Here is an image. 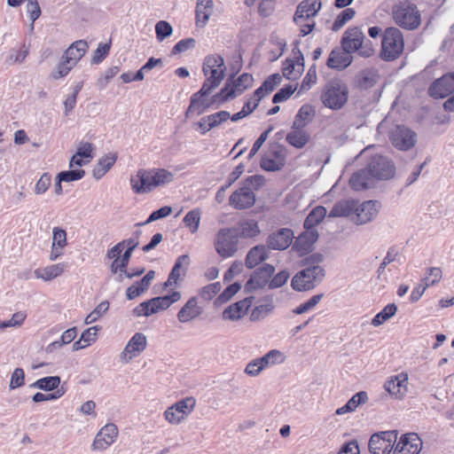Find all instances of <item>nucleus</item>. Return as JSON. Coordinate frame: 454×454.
Segmentation results:
<instances>
[{
    "instance_id": "f704fd0d",
    "label": "nucleus",
    "mask_w": 454,
    "mask_h": 454,
    "mask_svg": "<svg viewBox=\"0 0 454 454\" xmlns=\"http://www.w3.org/2000/svg\"><path fill=\"white\" fill-rule=\"evenodd\" d=\"M214 3L212 0H198L196 5V25L204 27L213 14Z\"/></svg>"
},
{
    "instance_id": "aec40b11",
    "label": "nucleus",
    "mask_w": 454,
    "mask_h": 454,
    "mask_svg": "<svg viewBox=\"0 0 454 454\" xmlns=\"http://www.w3.org/2000/svg\"><path fill=\"white\" fill-rule=\"evenodd\" d=\"M422 442L415 433L403 434L394 449V454H419Z\"/></svg>"
},
{
    "instance_id": "72a5a7b5",
    "label": "nucleus",
    "mask_w": 454,
    "mask_h": 454,
    "mask_svg": "<svg viewBox=\"0 0 454 454\" xmlns=\"http://www.w3.org/2000/svg\"><path fill=\"white\" fill-rule=\"evenodd\" d=\"M66 267V263L60 262L48 265L43 268H37L34 270V276L36 278L42 279L45 282L51 281L61 276L64 273Z\"/></svg>"
},
{
    "instance_id": "4d7b16f0",
    "label": "nucleus",
    "mask_w": 454,
    "mask_h": 454,
    "mask_svg": "<svg viewBox=\"0 0 454 454\" xmlns=\"http://www.w3.org/2000/svg\"><path fill=\"white\" fill-rule=\"evenodd\" d=\"M356 12L353 8H347L343 10L336 18L333 24L332 29L333 31L340 30L348 21L355 17Z\"/></svg>"
},
{
    "instance_id": "338daca9",
    "label": "nucleus",
    "mask_w": 454,
    "mask_h": 454,
    "mask_svg": "<svg viewBox=\"0 0 454 454\" xmlns=\"http://www.w3.org/2000/svg\"><path fill=\"white\" fill-rule=\"evenodd\" d=\"M25 384V372L21 368H16L11 376L9 384L10 389L13 390L22 387Z\"/></svg>"
},
{
    "instance_id": "58836bf2",
    "label": "nucleus",
    "mask_w": 454,
    "mask_h": 454,
    "mask_svg": "<svg viewBox=\"0 0 454 454\" xmlns=\"http://www.w3.org/2000/svg\"><path fill=\"white\" fill-rule=\"evenodd\" d=\"M355 206V200H341L333 205V208L328 214V217H348L351 214H354Z\"/></svg>"
},
{
    "instance_id": "8fccbe9b",
    "label": "nucleus",
    "mask_w": 454,
    "mask_h": 454,
    "mask_svg": "<svg viewBox=\"0 0 454 454\" xmlns=\"http://www.w3.org/2000/svg\"><path fill=\"white\" fill-rule=\"evenodd\" d=\"M274 309L272 301H267L263 304L255 306L250 314L251 321H261L267 317Z\"/></svg>"
},
{
    "instance_id": "e2e57ef3",
    "label": "nucleus",
    "mask_w": 454,
    "mask_h": 454,
    "mask_svg": "<svg viewBox=\"0 0 454 454\" xmlns=\"http://www.w3.org/2000/svg\"><path fill=\"white\" fill-rule=\"evenodd\" d=\"M85 176L83 169H72L68 171H62L58 174L59 182H74L82 179Z\"/></svg>"
},
{
    "instance_id": "c9c22d12",
    "label": "nucleus",
    "mask_w": 454,
    "mask_h": 454,
    "mask_svg": "<svg viewBox=\"0 0 454 454\" xmlns=\"http://www.w3.org/2000/svg\"><path fill=\"white\" fill-rule=\"evenodd\" d=\"M234 229L236 230L239 239H254L261 232L258 223L253 219L240 221L237 228Z\"/></svg>"
},
{
    "instance_id": "69168bd1",
    "label": "nucleus",
    "mask_w": 454,
    "mask_h": 454,
    "mask_svg": "<svg viewBox=\"0 0 454 454\" xmlns=\"http://www.w3.org/2000/svg\"><path fill=\"white\" fill-rule=\"evenodd\" d=\"M100 329V326L95 325L83 331L81 335L82 341H83V346H90L94 343L98 339V332Z\"/></svg>"
},
{
    "instance_id": "09e8293b",
    "label": "nucleus",
    "mask_w": 454,
    "mask_h": 454,
    "mask_svg": "<svg viewBox=\"0 0 454 454\" xmlns=\"http://www.w3.org/2000/svg\"><path fill=\"white\" fill-rule=\"evenodd\" d=\"M397 311V306L395 303L387 304L380 312H379L372 319V325L378 327L386 321L393 317Z\"/></svg>"
},
{
    "instance_id": "a18cd8bd",
    "label": "nucleus",
    "mask_w": 454,
    "mask_h": 454,
    "mask_svg": "<svg viewBox=\"0 0 454 454\" xmlns=\"http://www.w3.org/2000/svg\"><path fill=\"white\" fill-rule=\"evenodd\" d=\"M286 357L284 353L278 349H272L263 356L258 358V360L264 368H267L271 365L283 364L286 361Z\"/></svg>"
},
{
    "instance_id": "6ab92c4d",
    "label": "nucleus",
    "mask_w": 454,
    "mask_h": 454,
    "mask_svg": "<svg viewBox=\"0 0 454 454\" xmlns=\"http://www.w3.org/2000/svg\"><path fill=\"white\" fill-rule=\"evenodd\" d=\"M286 162V153L280 145L272 146L262 157L261 167L267 171L279 170Z\"/></svg>"
},
{
    "instance_id": "20e7f679",
    "label": "nucleus",
    "mask_w": 454,
    "mask_h": 454,
    "mask_svg": "<svg viewBox=\"0 0 454 454\" xmlns=\"http://www.w3.org/2000/svg\"><path fill=\"white\" fill-rule=\"evenodd\" d=\"M392 18L396 25L407 29H416L421 22L417 7L409 2H400L392 8Z\"/></svg>"
},
{
    "instance_id": "423d86ee",
    "label": "nucleus",
    "mask_w": 454,
    "mask_h": 454,
    "mask_svg": "<svg viewBox=\"0 0 454 454\" xmlns=\"http://www.w3.org/2000/svg\"><path fill=\"white\" fill-rule=\"evenodd\" d=\"M181 299V293L173 292L169 295L158 296L144 302H141L134 309V314L137 317H150L160 311L168 309L173 303Z\"/></svg>"
},
{
    "instance_id": "bf43d9fd",
    "label": "nucleus",
    "mask_w": 454,
    "mask_h": 454,
    "mask_svg": "<svg viewBox=\"0 0 454 454\" xmlns=\"http://www.w3.org/2000/svg\"><path fill=\"white\" fill-rule=\"evenodd\" d=\"M74 67V65H70L69 63L66 62V59L63 57H61L59 63L51 72V76L54 80L64 78Z\"/></svg>"
},
{
    "instance_id": "ea45409f",
    "label": "nucleus",
    "mask_w": 454,
    "mask_h": 454,
    "mask_svg": "<svg viewBox=\"0 0 454 454\" xmlns=\"http://www.w3.org/2000/svg\"><path fill=\"white\" fill-rule=\"evenodd\" d=\"M350 52L333 50L327 59V66L330 68L343 69L350 65L352 58L348 55Z\"/></svg>"
},
{
    "instance_id": "39448f33",
    "label": "nucleus",
    "mask_w": 454,
    "mask_h": 454,
    "mask_svg": "<svg viewBox=\"0 0 454 454\" xmlns=\"http://www.w3.org/2000/svg\"><path fill=\"white\" fill-rule=\"evenodd\" d=\"M325 278V270L319 265H311L298 271L292 278L291 286L298 292L315 288Z\"/></svg>"
},
{
    "instance_id": "5fc2aeb1",
    "label": "nucleus",
    "mask_w": 454,
    "mask_h": 454,
    "mask_svg": "<svg viewBox=\"0 0 454 454\" xmlns=\"http://www.w3.org/2000/svg\"><path fill=\"white\" fill-rule=\"evenodd\" d=\"M156 188L170 184L174 180V174L165 168H153Z\"/></svg>"
},
{
    "instance_id": "c85d7f7f",
    "label": "nucleus",
    "mask_w": 454,
    "mask_h": 454,
    "mask_svg": "<svg viewBox=\"0 0 454 454\" xmlns=\"http://www.w3.org/2000/svg\"><path fill=\"white\" fill-rule=\"evenodd\" d=\"M202 313V308L199 306L197 297H191L177 313V319L180 323L192 322Z\"/></svg>"
},
{
    "instance_id": "a211bd4d",
    "label": "nucleus",
    "mask_w": 454,
    "mask_h": 454,
    "mask_svg": "<svg viewBox=\"0 0 454 454\" xmlns=\"http://www.w3.org/2000/svg\"><path fill=\"white\" fill-rule=\"evenodd\" d=\"M274 272L275 268L272 265H263L252 274L245 286V290L247 292H253L264 287L269 283Z\"/></svg>"
},
{
    "instance_id": "0eeeda50",
    "label": "nucleus",
    "mask_w": 454,
    "mask_h": 454,
    "mask_svg": "<svg viewBox=\"0 0 454 454\" xmlns=\"http://www.w3.org/2000/svg\"><path fill=\"white\" fill-rule=\"evenodd\" d=\"M196 404L193 396L183 398L168 407L163 412V418L171 426L180 425L192 413Z\"/></svg>"
},
{
    "instance_id": "9d476101",
    "label": "nucleus",
    "mask_w": 454,
    "mask_h": 454,
    "mask_svg": "<svg viewBox=\"0 0 454 454\" xmlns=\"http://www.w3.org/2000/svg\"><path fill=\"white\" fill-rule=\"evenodd\" d=\"M397 441V431H384L374 434L369 441L372 454H389Z\"/></svg>"
},
{
    "instance_id": "f257e3e1",
    "label": "nucleus",
    "mask_w": 454,
    "mask_h": 454,
    "mask_svg": "<svg viewBox=\"0 0 454 454\" xmlns=\"http://www.w3.org/2000/svg\"><path fill=\"white\" fill-rule=\"evenodd\" d=\"M226 67L223 58L218 54L208 55L205 58L202 67L203 74L206 77L202 86L204 91L213 90L217 88L225 75Z\"/></svg>"
},
{
    "instance_id": "7c9ffc66",
    "label": "nucleus",
    "mask_w": 454,
    "mask_h": 454,
    "mask_svg": "<svg viewBox=\"0 0 454 454\" xmlns=\"http://www.w3.org/2000/svg\"><path fill=\"white\" fill-rule=\"evenodd\" d=\"M375 181L367 168L355 172L350 179V187L355 191H363L373 187Z\"/></svg>"
},
{
    "instance_id": "4be33fe9",
    "label": "nucleus",
    "mask_w": 454,
    "mask_h": 454,
    "mask_svg": "<svg viewBox=\"0 0 454 454\" xmlns=\"http://www.w3.org/2000/svg\"><path fill=\"white\" fill-rule=\"evenodd\" d=\"M293 239L294 232L291 229L278 230L267 238V247L273 250H285L292 244Z\"/></svg>"
},
{
    "instance_id": "e433bc0d",
    "label": "nucleus",
    "mask_w": 454,
    "mask_h": 454,
    "mask_svg": "<svg viewBox=\"0 0 454 454\" xmlns=\"http://www.w3.org/2000/svg\"><path fill=\"white\" fill-rule=\"evenodd\" d=\"M189 262L190 258L187 254L178 256L168 276V278L165 283V286H170L174 284H176L178 278L185 274Z\"/></svg>"
},
{
    "instance_id": "680f3d73",
    "label": "nucleus",
    "mask_w": 454,
    "mask_h": 454,
    "mask_svg": "<svg viewBox=\"0 0 454 454\" xmlns=\"http://www.w3.org/2000/svg\"><path fill=\"white\" fill-rule=\"evenodd\" d=\"M156 38L159 42H162L173 33L172 26L165 21L160 20L155 25Z\"/></svg>"
},
{
    "instance_id": "4c0bfd02",
    "label": "nucleus",
    "mask_w": 454,
    "mask_h": 454,
    "mask_svg": "<svg viewBox=\"0 0 454 454\" xmlns=\"http://www.w3.org/2000/svg\"><path fill=\"white\" fill-rule=\"evenodd\" d=\"M117 160V153H109L106 154L105 156L101 157L98 164L95 166V168L92 170V175L96 179H100L103 177L109 170L110 168L114 165L115 161Z\"/></svg>"
},
{
    "instance_id": "6e6552de",
    "label": "nucleus",
    "mask_w": 454,
    "mask_h": 454,
    "mask_svg": "<svg viewBox=\"0 0 454 454\" xmlns=\"http://www.w3.org/2000/svg\"><path fill=\"white\" fill-rule=\"evenodd\" d=\"M216 253L223 258L233 256L239 249V238L234 228H222L215 237Z\"/></svg>"
},
{
    "instance_id": "473e14b6",
    "label": "nucleus",
    "mask_w": 454,
    "mask_h": 454,
    "mask_svg": "<svg viewBox=\"0 0 454 454\" xmlns=\"http://www.w3.org/2000/svg\"><path fill=\"white\" fill-rule=\"evenodd\" d=\"M88 50V43L84 40H79L73 43L64 52L62 57L66 62L70 65H75L83 57Z\"/></svg>"
},
{
    "instance_id": "13d9d810",
    "label": "nucleus",
    "mask_w": 454,
    "mask_h": 454,
    "mask_svg": "<svg viewBox=\"0 0 454 454\" xmlns=\"http://www.w3.org/2000/svg\"><path fill=\"white\" fill-rule=\"evenodd\" d=\"M109 309L108 301L100 302L86 317L84 323L90 325L98 321L104 314L107 312Z\"/></svg>"
},
{
    "instance_id": "0e129e2a",
    "label": "nucleus",
    "mask_w": 454,
    "mask_h": 454,
    "mask_svg": "<svg viewBox=\"0 0 454 454\" xmlns=\"http://www.w3.org/2000/svg\"><path fill=\"white\" fill-rule=\"evenodd\" d=\"M209 125L215 129L231 118V114L227 111H220L209 115H207Z\"/></svg>"
},
{
    "instance_id": "2f4dec72",
    "label": "nucleus",
    "mask_w": 454,
    "mask_h": 454,
    "mask_svg": "<svg viewBox=\"0 0 454 454\" xmlns=\"http://www.w3.org/2000/svg\"><path fill=\"white\" fill-rule=\"evenodd\" d=\"M270 256V251L267 246L257 245L252 247L245 259V264L248 269H254L261 262L266 261Z\"/></svg>"
},
{
    "instance_id": "c03bdc74",
    "label": "nucleus",
    "mask_w": 454,
    "mask_h": 454,
    "mask_svg": "<svg viewBox=\"0 0 454 454\" xmlns=\"http://www.w3.org/2000/svg\"><path fill=\"white\" fill-rule=\"evenodd\" d=\"M327 210L323 206L316 207L304 221V228L316 229V226L325 217Z\"/></svg>"
},
{
    "instance_id": "3c124183",
    "label": "nucleus",
    "mask_w": 454,
    "mask_h": 454,
    "mask_svg": "<svg viewBox=\"0 0 454 454\" xmlns=\"http://www.w3.org/2000/svg\"><path fill=\"white\" fill-rule=\"evenodd\" d=\"M139 234H140V231H136L134 233V235L136 236L135 238L133 237V238L122 240V243H124V248L127 247L126 251L123 253V254L121 255V260L122 261V265L126 264L128 266L130 257L132 255V252L139 244V242H138Z\"/></svg>"
},
{
    "instance_id": "f8f14e48",
    "label": "nucleus",
    "mask_w": 454,
    "mask_h": 454,
    "mask_svg": "<svg viewBox=\"0 0 454 454\" xmlns=\"http://www.w3.org/2000/svg\"><path fill=\"white\" fill-rule=\"evenodd\" d=\"M253 76L249 74H242L231 84L227 83L221 91L215 96V100L225 102L242 94L247 89L252 86Z\"/></svg>"
},
{
    "instance_id": "052dcab7",
    "label": "nucleus",
    "mask_w": 454,
    "mask_h": 454,
    "mask_svg": "<svg viewBox=\"0 0 454 454\" xmlns=\"http://www.w3.org/2000/svg\"><path fill=\"white\" fill-rule=\"evenodd\" d=\"M222 289L220 282H215L202 287L199 294L200 297L205 301L212 300Z\"/></svg>"
},
{
    "instance_id": "dca6fc26",
    "label": "nucleus",
    "mask_w": 454,
    "mask_h": 454,
    "mask_svg": "<svg viewBox=\"0 0 454 454\" xmlns=\"http://www.w3.org/2000/svg\"><path fill=\"white\" fill-rule=\"evenodd\" d=\"M146 336L142 333H136L128 341L120 355L121 362L124 364H129L134 358L139 356L146 348Z\"/></svg>"
},
{
    "instance_id": "5701e85b",
    "label": "nucleus",
    "mask_w": 454,
    "mask_h": 454,
    "mask_svg": "<svg viewBox=\"0 0 454 454\" xmlns=\"http://www.w3.org/2000/svg\"><path fill=\"white\" fill-rule=\"evenodd\" d=\"M229 202L236 209L248 208L254 206L255 195L250 187L243 186L231 195Z\"/></svg>"
},
{
    "instance_id": "f3484780",
    "label": "nucleus",
    "mask_w": 454,
    "mask_h": 454,
    "mask_svg": "<svg viewBox=\"0 0 454 454\" xmlns=\"http://www.w3.org/2000/svg\"><path fill=\"white\" fill-rule=\"evenodd\" d=\"M380 207L377 200H367L359 203L356 200L353 221L357 224H365L372 221L378 215Z\"/></svg>"
},
{
    "instance_id": "a878e982",
    "label": "nucleus",
    "mask_w": 454,
    "mask_h": 454,
    "mask_svg": "<svg viewBox=\"0 0 454 454\" xmlns=\"http://www.w3.org/2000/svg\"><path fill=\"white\" fill-rule=\"evenodd\" d=\"M320 0H303L296 9L294 16V22H301L303 20H313V18L317 14L321 9Z\"/></svg>"
},
{
    "instance_id": "6e6d98bb",
    "label": "nucleus",
    "mask_w": 454,
    "mask_h": 454,
    "mask_svg": "<svg viewBox=\"0 0 454 454\" xmlns=\"http://www.w3.org/2000/svg\"><path fill=\"white\" fill-rule=\"evenodd\" d=\"M323 296V294L313 295L308 301L294 309L293 312L296 315H301L313 309L316 305L322 300Z\"/></svg>"
},
{
    "instance_id": "7ed1b4c3",
    "label": "nucleus",
    "mask_w": 454,
    "mask_h": 454,
    "mask_svg": "<svg viewBox=\"0 0 454 454\" xmlns=\"http://www.w3.org/2000/svg\"><path fill=\"white\" fill-rule=\"evenodd\" d=\"M404 50L403 33L396 27L385 29L381 41L380 57L386 61L398 59Z\"/></svg>"
},
{
    "instance_id": "ddd939ff",
    "label": "nucleus",
    "mask_w": 454,
    "mask_h": 454,
    "mask_svg": "<svg viewBox=\"0 0 454 454\" xmlns=\"http://www.w3.org/2000/svg\"><path fill=\"white\" fill-rule=\"evenodd\" d=\"M132 191L137 194L148 193L156 189L153 168H140L130 176Z\"/></svg>"
},
{
    "instance_id": "c756f323",
    "label": "nucleus",
    "mask_w": 454,
    "mask_h": 454,
    "mask_svg": "<svg viewBox=\"0 0 454 454\" xmlns=\"http://www.w3.org/2000/svg\"><path fill=\"white\" fill-rule=\"evenodd\" d=\"M408 376L398 374L385 384V389L395 399H402L407 393Z\"/></svg>"
},
{
    "instance_id": "1a4fd4ad",
    "label": "nucleus",
    "mask_w": 454,
    "mask_h": 454,
    "mask_svg": "<svg viewBox=\"0 0 454 454\" xmlns=\"http://www.w3.org/2000/svg\"><path fill=\"white\" fill-rule=\"evenodd\" d=\"M365 35L360 28L355 27L348 28L343 35L341 45L346 52L358 51L359 55L364 58L373 54V49L367 43L364 44Z\"/></svg>"
},
{
    "instance_id": "393cba45",
    "label": "nucleus",
    "mask_w": 454,
    "mask_h": 454,
    "mask_svg": "<svg viewBox=\"0 0 454 454\" xmlns=\"http://www.w3.org/2000/svg\"><path fill=\"white\" fill-rule=\"evenodd\" d=\"M253 301L254 297L248 296L228 306L223 312V318L231 321H237L242 318L252 306Z\"/></svg>"
},
{
    "instance_id": "412c9836",
    "label": "nucleus",
    "mask_w": 454,
    "mask_h": 454,
    "mask_svg": "<svg viewBox=\"0 0 454 454\" xmlns=\"http://www.w3.org/2000/svg\"><path fill=\"white\" fill-rule=\"evenodd\" d=\"M305 231L296 239L293 250L300 256L309 253L313 249V246L318 239L317 229L304 228Z\"/></svg>"
},
{
    "instance_id": "774afa93",
    "label": "nucleus",
    "mask_w": 454,
    "mask_h": 454,
    "mask_svg": "<svg viewBox=\"0 0 454 454\" xmlns=\"http://www.w3.org/2000/svg\"><path fill=\"white\" fill-rule=\"evenodd\" d=\"M51 184V176L49 173H43L35 186V193L37 195L43 194L49 189Z\"/></svg>"
},
{
    "instance_id": "37998d69",
    "label": "nucleus",
    "mask_w": 454,
    "mask_h": 454,
    "mask_svg": "<svg viewBox=\"0 0 454 454\" xmlns=\"http://www.w3.org/2000/svg\"><path fill=\"white\" fill-rule=\"evenodd\" d=\"M304 70L303 64L300 60L287 59L283 66V74L288 80H296Z\"/></svg>"
},
{
    "instance_id": "b1692460",
    "label": "nucleus",
    "mask_w": 454,
    "mask_h": 454,
    "mask_svg": "<svg viewBox=\"0 0 454 454\" xmlns=\"http://www.w3.org/2000/svg\"><path fill=\"white\" fill-rule=\"evenodd\" d=\"M454 92V72L437 79L429 88V94L434 98H445Z\"/></svg>"
},
{
    "instance_id": "4468645a",
    "label": "nucleus",
    "mask_w": 454,
    "mask_h": 454,
    "mask_svg": "<svg viewBox=\"0 0 454 454\" xmlns=\"http://www.w3.org/2000/svg\"><path fill=\"white\" fill-rule=\"evenodd\" d=\"M392 145L401 151H408L417 143V134L405 126H396L390 132Z\"/></svg>"
},
{
    "instance_id": "de8ad7c7",
    "label": "nucleus",
    "mask_w": 454,
    "mask_h": 454,
    "mask_svg": "<svg viewBox=\"0 0 454 454\" xmlns=\"http://www.w3.org/2000/svg\"><path fill=\"white\" fill-rule=\"evenodd\" d=\"M60 384L59 376H49L37 380L30 385L31 387L38 388L44 391H51L58 389Z\"/></svg>"
},
{
    "instance_id": "603ef678",
    "label": "nucleus",
    "mask_w": 454,
    "mask_h": 454,
    "mask_svg": "<svg viewBox=\"0 0 454 454\" xmlns=\"http://www.w3.org/2000/svg\"><path fill=\"white\" fill-rule=\"evenodd\" d=\"M241 289V285L239 283H234L227 286L223 293H221L215 301V304L216 306H221L227 301H229L239 290Z\"/></svg>"
},
{
    "instance_id": "49530a36",
    "label": "nucleus",
    "mask_w": 454,
    "mask_h": 454,
    "mask_svg": "<svg viewBox=\"0 0 454 454\" xmlns=\"http://www.w3.org/2000/svg\"><path fill=\"white\" fill-rule=\"evenodd\" d=\"M201 211L200 208L190 210L184 217V226L189 229L191 233H196L200 228Z\"/></svg>"
},
{
    "instance_id": "a19ab883",
    "label": "nucleus",
    "mask_w": 454,
    "mask_h": 454,
    "mask_svg": "<svg viewBox=\"0 0 454 454\" xmlns=\"http://www.w3.org/2000/svg\"><path fill=\"white\" fill-rule=\"evenodd\" d=\"M380 80L379 71L375 68H367L361 71L357 76V84L362 89L373 87Z\"/></svg>"
},
{
    "instance_id": "cd10ccee",
    "label": "nucleus",
    "mask_w": 454,
    "mask_h": 454,
    "mask_svg": "<svg viewBox=\"0 0 454 454\" xmlns=\"http://www.w3.org/2000/svg\"><path fill=\"white\" fill-rule=\"evenodd\" d=\"M286 142L297 148H303L310 140V133L305 129V127L299 126L298 122H293L291 130L286 137Z\"/></svg>"
},
{
    "instance_id": "79ce46f5",
    "label": "nucleus",
    "mask_w": 454,
    "mask_h": 454,
    "mask_svg": "<svg viewBox=\"0 0 454 454\" xmlns=\"http://www.w3.org/2000/svg\"><path fill=\"white\" fill-rule=\"evenodd\" d=\"M368 400L366 392L361 391L354 395L345 405L338 408L335 411L337 415H343L354 411L360 404L365 403Z\"/></svg>"
},
{
    "instance_id": "864d4df0",
    "label": "nucleus",
    "mask_w": 454,
    "mask_h": 454,
    "mask_svg": "<svg viewBox=\"0 0 454 454\" xmlns=\"http://www.w3.org/2000/svg\"><path fill=\"white\" fill-rule=\"evenodd\" d=\"M314 110L309 105L302 106L296 114L294 122H298L299 126L306 127L314 116Z\"/></svg>"
},
{
    "instance_id": "bb28decb",
    "label": "nucleus",
    "mask_w": 454,
    "mask_h": 454,
    "mask_svg": "<svg viewBox=\"0 0 454 454\" xmlns=\"http://www.w3.org/2000/svg\"><path fill=\"white\" fill-rule=\"evenodd\" d=\"M211 91V90L204 91V87L202 86L198 92L192 96L190 105L185 113L186 117L200 115L207 110L210 106V103L204 98V96L209 94Z\"/></svg>"
},
{
    "instance_id": "f03ea898",
    "label": "nucleus",
    "mask_w": 454,
    "mask_h": 454,
    "mask_svg": "<svg viewBox=\"0 0 454 454\" xmlns=\"http://www.w3.org/2000/svg\"><path fill=\"white\" fill-rule=\"evenodd\" d=\"M348 89L340 80L329 81L324 87L321 100L325 106L333 109H340L348 101Z\"/></svg>"
},
{
    "instance_id": "9b49d317",
    "label": "nucleus",
    "mask_w": 454,
    "mask_h": 454,
    "mask_svg": "<svg viewBox=\"0 0 454 454\" xmlns=\"http://www.w3.org/2000/svg\"><path fill=\"white\" fill-rule=\"evenodd\" d=\"M367 169L374 181L391 179L395 172L394 163L381 155L372 156L367 165Z\"/></svg>"
},
{
    "instance_id": "2eb2a0df",
    "label": "nucleus",
    "mask_w": 454,
    "mask_h": 454,
    "mask_svg": "<svg viewBox=\"0 0 454 454\" xmlns=\"http://www.w3.org/2000/svg\"><path fill=\"white\" fill-rule=\"evenodd\" d=\"M119 435V429L114 423L102 427L97 433L91 449L94 451H104L113 445Z\"/></svg>"
}]
</instances>
